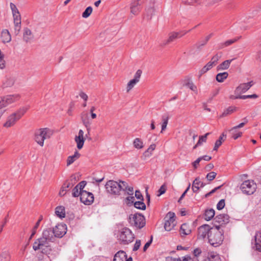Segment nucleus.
<instances>
[{
	"instance_id": "obj_60",
	"label": "nucleus",
	"mask_w": 261,
	"mask_h": 261,
	"mask_svg": "<svg viewBox=\"0 0 261 261\" xmlns=\"http://www.w3.org/2000/svg\"><path fill=\"white\" fill-rule=\"evenodd\" d=\"M10 5L11 9L12 12V14H15V13H19L18 9L17 8L16 6V5L15 4H14L12 3H11Z\"/></svg>"
},
{
	"instance_id": "obj_16",
	"label": "nucleus",
	"mask_w": 261,
	"mask_h": 261,
	"mask_svg": "<svg viewBox=\"0 0 261 261\" xmlns=\"http://www.w3.org/2000/svg\"><path fill=\"white\" fill-rule=\"evenodd\" d=\"M180 84L182 86H186L191 89L196 94L198 93L197 86L193 83L191 80V77L186 76L184 79L180 81Z\"/></svg>"
},
{
	"instance_id": "obj_35",
	"label": "nucleus",
	"mask_w": 261,
	"mask_h": 261,
	"mask_svg": "<svg viewBox=\"0 0 261 261\" xmlns=\"http://www.w3.org/2000/svg\"><path fill=\"white\" fill-rule=\"evenodd\" d=\"M207 258L209 261H221L220 255L214 252H210Z\"/></svg>"
},
{
	"instance_id": "obj_10",
	"label": "nucleus",
	"mask_w": 261,
	"mask_h": 261,
	"mask_svg": "<svg viewBox=\"0 0 261 261\" xmlns=\"http://www.w3.org/2000/svg\"><path fill=\"white\" fill-rule=\"evenodd\" d=\"M76 182V177L74 175H72L70 179L66 180L63 184L60 191L59 192V195L60 196H64L69 189L72 187Z\"/></svg>"
},
{
	"instance_id": "obj_36",
	"label": "nucleus",
	"mask_w": 261,
	"mask_h": 261,
	"mask_svg": "<svg viewBox=\"0 0 261 261\" xmlns=\"http://www.w3.org/2000/svg\"><path fill=\"white\" fill-rule=\"evenodd\" d=\"M228 73L227 72L219 73L217 74L216 79V81L219 83H222L227 78Z\"/></svg>"
},
{
	"instance_id": "obj_30",
	"label": "nucleus",
	"mask_w": 261,
	"mask_h": 261,
	"mask_svg": "<svg viewBox=\"0 0 261 261\" xmlns=\"http://www.w3.org/2000/svg\"><path fill=\"white\" fill-rule=\"evenodd\" d=\"M80 154L78 151H76L72 155L69 156L67 160V165L69 166L72 164L75 161L78 159L80 156Z\"/></svg>"
},
{
	"instance_id": "obj_33",
	"label": "nucleus",
	"mask_w": 261,
	"mask_h": 261,
	"mask_svg": "<svg viewBox=\"0 0 261 261\" xmlns=\"http://www.w3.org/2000/svg\"><path fill=\"white\" fill-rule=\"evenodd\" d=\"M15 80L13 77H7L5 81L3 82V86L4 87H11L15 83Z\"/></svg>"
},
{
	"instance_id": "obj_42",
	"label": "nucleus",
	"mask_w": 261,
	"mask_h": 261,
	"mask_svg": "<svg viewBox=\"0 0 261 261\" xmlns=\"http://www.w3.org/2000/svg\"><path fill=\"white\" fill-rule=\"evenodd\" d=\"M134 205L136 208L142 210H145L146 207L145 204L142 200L136 201L134 202Z\"/></svg>"
},
{
	"instance_id": "obj_7",
	"label": "nucleus",
	"mask_w": 261,
	"mask_h": 261,
	"mask_svg": "<svg viewBox=\"0 0 261 261\" xmlns=\"http://www.w3.org/2000/svg\"><path fill=\"white\" fill-rule=\"evenodd\" d=\"M20 97V96L18 94L7 95L0 97V110L18 101Z\"/></svg>"
},
{
	"instance_id": "obj_38",
	"label": "nucleus",
	"mask_w": 261,
	"mask_h": 261,
	"mask_svg": "<svg viewBox=\"0 0 261 261\" xmlns=\"http://www.w3.org/2000/svg\"><path fill=\"white\" fill-rule=\"evenodd\" d=\"M122 183L123 185H124V187L126 188L122 189V191H125L127 195L132 196L134 194L133 188L132 187H129L125 181H123Z\"/></svg>"
},
{
	"instance_id": "obj_45",
	"label": "nucleus",
	"mask_w": 261,
	"mask_h": 261,
	"mask_svg": "<svg viewBox=\"0 0 261 261\" xmlns=\"http://www.w3.org/2000/svg\"><path fill=\"white\" fill-rule=\"evenodd\" d=\"M93 9L91 6L88 7L82 13V17L84 18L88 17L92 12Z\"/></svg>"
},
{
	"instance_id": "obj_54",
	"label": "nucleus",
	"mask_w": 261,
	"mask_h": 261,
	"mask_svg": "<svg viewBox=\"0 0 261 261\" xmlns=\"http://www.w3.org/2000/svg\"><path fill=\"white\" fill-rule=\"evenodd\" d=\"M210 133H206L204 136H200L199 138V140L197 142L200 143V145L202 144V142H205L206 141V138L208 135H210Z\"/></svg>"
},
{
	"instance_id": "obj_14",
	"label": "nucleus",
	"mask_w": 261,
	"mask_h": 261,
	"mask_svg": "<svg viewBox=\"0 0 261 261\" xmlns=\"http://www.w3.org/2000/svg\"><path fill=\"white\" fill-rule=\"evenodd\" d=\"M211 227L207 224H204L198 229L197 237L198 239H203L206 236L208 238V233L211 230Z\"/></svg>"
},
{
	"instance_id": "obj_32",
	"label": "nucleus",
	"mask_w": 261,
	"mask_h": 261,
	"mask_svg": "<svg viewBox=\"0 0 261 261\" xmlns=\"http://www.w3.org/2000/svg\"><path fill=\"white\" fill-rule=\"evenodd\" d=\"M215 214V211L213 209L206 210L204 215V219L206 221L211 220L214 217Z\"/></svg>"
},
{
	"instance_id": "obj_22",
	"label": "nucleus",
	"mask_w": 261,
	"mask_h": 261,
	"mask_svg": "<svg viewBox=\"0 0 261 261\" xmlns=\"http://www.w3.org/2000/svg\"><path fill=\"white\" fill-rule=\"evenodd\" d=\"M34 38V36L30 29L24 28L23 30V40L25 43L30 42Z\"/></svg>"
},
{
	"instance_id": "obj_61",
	"label": "nucleus",
	"mask_w": 261,
	"mask_h": 261,
	"mask_svg": "<svg viewBox=\"0 0 261 261\" xmlns=\"http://www.w3.org/2000/svg\"><path fill=\"white\" fill-rule=\"evenodd\" d=\"M197 0H182V2L188 5H191L197 3Z\"/></svg>"
},
{
	"instance_id": "obj_47",
	"label": "nucleus",
	"mask_w": 261,
	"mask_h": 261,
	"mask_svg": "<svg viewBox=\"0 0 261 261\" xmlns=\"http://www.w3.org/2000/svg\"><path fill=\"white\" fill-rule=\"evenodd\" d=\"M243 120H246V122H243L241 123H240L239 125L235 126L231 128L229 131H233L235 130L238 128H241L243 127L246 123L248 122V119L246 118H244Z\"/></svg>"
},
{
	"instance_id": "obj_46",
	"label": "nucleus",
	"mask_w": 261,
	"mask_h": 261,
	"mask_svg": "<svg viewBox=\"0 0 261 261\" xmlns=\"http://www.w3.org/2000/svg\"><path fill=\"white\" fill-rule=\"evenodd\" d=\"M213 67L210 65L208 62L200 70V75H202L212 69Z\"/></svg>"
},
{
	"instance_id": "obj_59",
	"label": "nucleus",
	"mask_w": 261,
	"mask_h": 261,
	"mask_svg": "<svg viewBox=\"0 0 261 261\" xmlns=\"http://www.w3.org/2000/svg\"><path fill=\"white\" fill-rule=\"evenodd\" d=\"M166 191V187L165 185H163L159 190H158L159 194H158V196H161V195L164 194Z\"/></svg>"
},
{
	"instance_id": "obj_55",
	"label": "nucleus",
	"mask_w": 261,
	"mask_h": 261,
	"mask_svg": "<svg viewBox=\"0 0 261 261\" xmlns=\"http://www.w3.org/2000/svg\"><path fill=\"white\" fill-rule=\"evenodd\" d=\"M86 184L87 182L86 181H82L76 185L77 188H78L80 190V193H81L82 191H84L83 189L85 188Z\"/></svg>"
},
{
	"instance_id": "obj_25",
	"label": "nucleus",
	"mask_w": 261,
	"mask_h": 261,
	"mask_svg": "<svg viewBox=\"0 0 261 261\" xmlns=\"http://www.w3.org/2000/svg\"><path fill=\"white\" fill-rule=\"evenodd\" d=\"M1 38L4 43H8L11 40V35L7 30H4L2 32Z\"/></svg>"
},
{
	"instance_id": "obj_19",
	"label": "nucleus",
	"mask_w": 261,
	"mask_h": 261,
	"mask_svg": "<svg viewBox=\"0 0 261 261\" xmlns=\"http://www.w3.org/2000/svg\"><path fill=\"white\" fill-rule=\"evenodd\" d=\"M42 237L50 242H54L56 238L51 228L44 230L42 232Z\"/></svg>"
},
{
	"instance_id": "obj_43",
	"label": "nucleus",
	"mask_w": 261,
	"mask_h": 261,
	"mask_svg": "<svg viewBox=\"0 0 261 261\" xmlns=\"http://www.w3.org/2000/svg\"><path fill=\"white\" fill-rule=\"evenodd\" d=\"M42 220V217L41 216L40 217V218L39 219V220L36 222V223L35 224L34 227H33L32 232V234L29 238V240L32 239V238L33 237V236L35 234V233L36 232V230L38 228V227L40 225V223Z\"/></svg>"
},
{
	"instance_id": "obj_34",
	"label": "nucleus",
	"mask_w": 261,
	"mask_h": 261,
	"mask_svg": "<svg viewBox=\"0 0 261 261\" xmlns=\"http://www.w3.org/2000/svg\"><path fill=\"white\" fill-rule=\"evenodd\" d=\"M155 146H156L154 144H152L150 145L147 150H146L143 153V156L144 157V160H145L146 158L151 155L152 152L155 149Z\"/></svg>"
},
{
	"instance_id": "obj_31",
	"label": "nucleus",
	"mask_w": 261,
	"mask_h": 261,
	"mask_svg": "<svg viewBox=\"0 0 261 261\" xmlns=\"http://www.w3.org/2000/svg\"><path fill=\"white\" fill-rule=\"evenodd\" d=\"M55 213L56 215L60 218H63L65 217V211L64 206H57L56 208Z\"/></svg>"
},
{
	"instance_id": "obj_53",
	"label": "nucleus",
	"mask_w": 261,
	"mask_h": 261,
	"mask_svg": "<svg viewBox=\"0 0 261 261\" xmlns=\"http://www.w3.org/2000/svg\"><path fill=\"white\" fill-rule=\"evenodd\" d=\"M225 206V200L224 199L220 200L217 204V208L218 210H221Z\"/></svg>"
},
{
	"instance_id": "obj_50",
	"label": "nucleus",
	"mask_w": 261,
	"mask_h": 261,
	"mask_svg": "<svg viewBox=\"0 0 261 261\" xmlns=\"http://www.w3.org/2000/svg\"><path fill=\"white\" fill-rule=\"evenodd\" d=\"M230 132H231L232 134V137L234 139L236 140L238 138L240 137L242 135V133L241 132H238L236 130L233 131H229Z\"/></svg>"
},
{
	"instance_id": "obj_49",
	"label": "nucleus",
	"mask_w": 261,
	"mask_h": 261,
	"mask_svg": "<svg viewBox=\"0 0 261 261\" xmlns=\"http://www.w3.org/2000/svg\"><path fill=\"white\" fill-rule=\"evenodd\" d=\"M14 33L15 35H18L21 29V22H14Z\"/></svg>"
},
{
	"instance_id": "obj_15",
	"label": "nucleus",
	"mask_w": 261,
	"mask_h": 261,
	"mask_svg": "<svg viewBox=\"0 0 261 261\" xmlns=\"http://www.w3.org/2000/svg\"><path fill=\"white\" fill-rule=\"evenodd\" d=\"M66 227L65 224H58L55 228L52 229L56 238H62L66 233Z\"/></svg>"
},
{
	"instance_id": "obj_41",
	"label": "nucleus",
	"mask_w": 261,
	"mask_h": 261,
	"mask_svg": "<svg viewBox=\"0 0 261 261\" xmlns=\"http://www.w3.org/2000/svg\"><path fill=\"white\" fill-rule=\"evenodd\" d=\"M134 147L137 149H141L143 147V143L139 138H136L133 142Z\"/></svg>"
},
{
	"instance_id": "obj_17",
	"label": "nucleus",
	"mask_w": 261,
	"mask_h": 261,
	"mask_svg": "<svg viewBox=\"0 0 261 261\" xmlns=\"http://www.w3.org/2000/svg\"><path fill=\"white\" fill-rule=\"evenodd\" d=\"M75 142L76 143L77 148L81 149L83 148L85 138L84 137V132L82 129H80L78 133V135L75 137Z\"/></svg>"
},
{
	"instance_id": "obj_40",
	"label": "nucleus",
	"mask_w": 261,
	"mask_h": 261,
	"mask_svg": "<svg viewBox=\"0 0 261 261\" xmlns=\"http://www.w3.org/2000/svg\"><path fill=\"white\" fill-rule=\"evenodd\" d=\"M236 110V108L233 107H229L227 109L224 111L222 114L220 115V117H225L232 113H233Z\"/></svg>"
},
{
	"instance_id": "obj_6",
	"label": "nucleus",
	"mask_w": 261,
	"mask_h": 261,
	"mask_svg": "<svg viewBox=\"0 0 261 261\" xmlns=\"http://www.w3.org/2000/svg\"><path fill=\"white\" fill-rule=\"evenodd\" d=\"M129 222L131 225L140 229L145 225V217L141 214H132L129 216Z\"/></svg>"
},
{
	"instance_id": "obj_48",
	"label": "nucleus",
	"mask_w": 261,
	"mask_h": 261,
	"mask_svg": "<svg viewBox=\"0 0 261 261\" xmlns=\"http://www.w3.org/2000/svg\"><path fill=\"white\" fill-rule=\"evenodd\" d=\"M222 55V53L221 52L217 53L215 55H214L212 58L211 60L217 64L218 63V61L221 58Z\"/></svg>"
},
{
	"instance_id": "obj_62",
	"label": "nucleus",
	"mask_w": 261,
	"mask_h": 261,
	"mask_svg": "<svg viewBox=\"0 0 261 261\" xmlns=\"http://www.w3.org/2000/svg\"><path fill=\"white\" fill-rule=\"evenodd\" d=\"M135 197L138 199H140L142 201L143 200V197L142 194L141 193V192H140V191H139V190L136 191Z\"/></svg>"
},
{
	"instance_id": "obj_1",
	"label": "nucleus",
	"mask_w": 261,
	"mask_h": 261,
	"mask_svg": "<svg viewBox=\"0 0 261 261\" xmlns=\"http://www.w3.org/2000/svg\"><path fill=\"white\" fill-rule=\"evenodd\" d=\"M220 225H216L214 228H211L208 233V242L215 247L219 246L223 241V232L220 230Z\"/></svg>"
},
{
	"instance_id": "obj_21",
	"label": "nucleus",
	"mask_w": 261,
	"mask_h": 261,
	"mask_svg": "<svg viewBox=\"0 0 261 261\" xmlns=\"http://www.w3.org/2000/svg\"><path fill=\"white\" fill-rule=\"evenodd\" d=\"M252 85V82L241 84L237 88L236 92L238 93H245L249 90Z\"/></svg>"
},
{
	"instance_id": "obj_56",
	"label": "nucleus",
	"mask_w": 261,
	"mask_h": 261,
	"mask_svg": "<svg viewBox=\"0 0 261 261\" xmlns=\"http://www.w3.org/2000/svg\"><path fill=\"white\" fill-rule=\"evenodd\" d=\"M14 22H21V16L19 13L13 14Z\"/></svg>"
},
{
	"instance_id": "obj_8",
	"label": "nucleus",
	"mask_w": 261,
	"mask_h": 261,
	"mask_svg": "<svg viewBox=\"0 0 261 261\" xmlns=\"http://www.w3.org/2000/svg\"><path fill=\"white\" fill-rule=\"evenodd\" d=\"M135 239L134 234L128 228H123L120 232L119 240L123 245H127L132 242Z\"/></svg>"
},
{
	"instance_id": "obj_64",
	"label": "nucleus",
	"mask_w": 261,
	"mask_h": 261,
	"mask_svg": "<svg viewBox=\"0 0 261 261\" xmlns=\"http://www.w3.org/2000/svg\"><path fill=\"white\" fill-rule=\"evenodd\" d=\"M80 96L85 101H87L88 98V95L84 92H81L79 94Z\"/></svg>"
},
{
	"instance_id": "obj_18",
	"label": "nucleus",
	"mask_w": 261,
	"mask_h": 261,
	"mask_svg": "<svg viewBox=\"0 0 261 261\" xmlns=\"http://www.w3.org/2000/svg\"><path fill=\"white\" fill-rule=\"evenodd\" d=\"M130 9L132 14L138 15L141 9L140 0L133 1L130 4Z\"/></svg>"
},
{
	"instance_id": "obj_2",
	"label": "nucleus",
	"mask_w": 261,
	"mask_h": 261,
	"mask_svg": "<svg viewBox=\"0 0 261 261\" xmlns=\"http://www.w3.org/2000/svg\"><path fill=\"white\" fill-rule=\"evenodd\" d=\"M28 109L29 107H22L19 108L15 112L10 115L8 117L6 122L4 123V126L6 127H10L13 126L15 123L25 113Z\"/></svg>"
},
{
	"instance_id": "obj_23",
	"label": "nucleus",
	"mask_w": 261,
	"mask_h": 261,
	"mask_svg": "<svg viewBox=\"0 0 261 261\" xmlns=\"http://www.w3.org/2000/svg\"><path fill=\"white\" fill-rule=\"evenodd\" d=\"M229 217L227 214H220L217 215L215 218V222L221 224L227 223L229 221Z\"/></svg>"
},
{
	"instance_id": "obj_11",
	"label": "nucleus",
	"mask_w": 261,
	"mask_h": 261,
	"mask_svg": "<svg viewBox=\"0 0 261 261\" xmlns=\"http://www.w3.org/2000/svg\"><path fill=\"white\" fill-rule=\"evenodd\" d=\"M175 214L173 212H169L167 213L165 217V222L164 224V228L166 231L171 230L175 226Z\"/></svg>"
},
{
	"instance_id": "obj_27",
	"label": "nucleus",
	"mask_w": 261,
	"mask_h": 261,
	"mask_svg": "<svg viewBox=\"0 0 261 261\" xmlns=\"http://www.w3.org/2000/svg\"><path fill=\"white\" fill-rule=\"evenodd\" d=\"M254 238V243L253 248L255 250L261 252V236L258 237V235L256 234Z\"/></svg>"
},
{
	"instance_id": "obj_58",
	"label": "nucleus",
	"mask_w": 261,
	"mask_h": 261,
	"mask_svg": "<svg viewBox=\"0 0 261 261\" xmlns=\"http://www.w3.org/2000/svg\"><path fill=\"white\" fill-rule=\"evenodd\" d=\"M142 70L140 69H138L134 75V78L133 79L136 80L139 82L140 79L141 77V74H142Z\"/></svg>"
},
{
	"instance_id": "obj_20",
	"label": "nucleus",
	"mask_w": 261,
	"mask_h": 261,
	"mask_svg": "<svg viewBox=\"0 0 261 261\" xmlns=\"http://www.w3.org/2000/svg\"><path fill=\"white\" fill-rule=\"evenodd\" d=\"M113 261H133V259L131 257L127 258L124 251H119L114 255Z\"/></svg>"
},
{
	"instance_id": "obj_51",
	"label": "nucleus",
	"mask_w": 261,
	"mask_h": 261,
	"mask_svg": "<svg viewBox=\"0 0 261 261\" xmlns=\"http://www.w3.org/2000/svg\"><path fill=\"white\" fill-rule=\"evenodd\" d=\"M217 173L215 172H211L206 175V178L210 181L214 179L216 176Z\"/></svg>"
},
{
	"instance_id": "obj_5",
	"label": "nucleus",
	"mask_w": 261,
	"mask_h": 261,
	"mask_svg": "<svg viewBox=\"0 0 261 261\" xmlns=\"http://www.w3.org/2000/svg\"><path fill=\"white\" fill-rule=\"evenodd\" d=\"M53 133L51 130L47 128H43L37 130L35 134V140L36 142L41 146H43L44 141L49 139Z\"/></svg>"
},
{
	"instance_id": "obj_3",
	"label": "nucleus",
	"mask_w": 261,
	"mask_h": 261,
	"mask_svg": "<svg viewBox=\"0 0 261 261\" xmlns=\"http://www.w3.org/2000/svg\"><path fill=\"white\" fill-rule=\"evenodd\" d=\"M50 243V242L41 237L35 241L33 245V248L35 251L41 250V253L43 254H49L52 250Z\"/></svg>"
},
{
	"instance_id": "obj_39",
	"label": "nucleus",
	"mask_w": 261,
	"mask_h": 261,
	"mask_svg": "<svg viewBox=\"0 0 261 261\" xmlns=\"http://www.w3.org/2000/svg\"><path fill=\"white\" fill-rule=\"evenodd\" d=\"M162 119L163 122L162 124L161 133H162V132L166 128V127H167V124L168 122V120H169L168 115L167 114L163 115L162 117Z\"/></svg>"
},
{
	"instance_id": "obj_63",
	"label": "nucleus",
	"mask_w": 261,
	"mask_h": 261,
	"mask_svg": "<svg viewBox=\"0 0 261 261\" xmlns=\"http://www.w3.org/2000/svg\"><path fill=\"white\" fill-rule=\"evenodd\" d=\"M201 253V250L200 248H196L193 251V254L195 256H198Z\"/></svg>"
},
{
	"instance_id": "obj_44",
	"label": "nucleus",
	"mask_w": 261,
	"mask_h": 261,
	"mask_svg": "<svg viewBox=\"0 0 261 261\" xmlns=\"http://www.w3.org/2000/svg\"><path fill=\"white\" fill-rule=\"evenodd\" d=\"M138 82H139L136 80H134V79L131 80L127 83V87H126L127 92H129L135 86V85Z\"/></svg>"
},
{
	"instance_id": "obj_57",
	"label": "nucleus",
	"mask_w": 261,
	"mask_h": 261,
	"mask_svg": "<svg viewBox=\"0 0 261 261\" xmlns=\"http://www.w3.org/2000/svg\"><path fill=\"white\" fill-rule=\"evenodd\" d=\"M141 244V240H137L136 241L135 244H134V247L133 248V251H136L138 250Z\"/></svg>"
},
{
	"instance_id": "obj_29",
	"label": "nucleus",
	"mask_w": 261,
	"mask_h": 261,
	"mask_svg": "<svg viewBox=\"0 0 261 261\" xmlns=\"http://www.w3.org/2000/svg\"><path fill=\"white\" fill-rule=\"evenodd\" d=\"M234 59L224 61L218 66L217 70L227 69L229 67L231 62Z\"/></svg>"
},
{
	"instance_id": "obj_37",
	"label": "nucleus",
	"mask_w": 261,
	"mask_h": 261,
	"mask_svg": "<svg viewBox=\"0 0 261 261\" xmlns=\"http://www.w3.org/2000/svg\"><path fill=\"white\" fill-rule=\"evenodd\" d=\"M258 97V96L256 94H253L252 95H239V96H232L231 98L233 99H245L247 98H256Z\"/></svg>"
},
{
	"instance_id": "obj_12",
	"label": "nucleus",
	"mask_w": 261,
	"mask_h": 261,
	"mask_svg": "<svg viewBox=\"0 0 261 261\" xmlns=\"http://www.w3.org/2000/svg\"><path fill=\"white\" fill-rule=\"evenodd\" d=\"M190 31V30L188 31H182L180 32H171L169 34V37L167 40H165L162 42L161 44V46H165L166 45L170 43L171 42L174 41L176 39L181 37V36L185 35L188 32Z\"/></svg>"
},
{
	"instance_id": "obj_4",
	"label": "nucleus",
	"mask_w": 261,
	"mask_h": 261,
	"mask_svg": "<svg viewBox=\"0 0 261 261\" xmlns=\"http://www.w3.org/2000/svg\"><path fill=\"white\" fill-rule=\"evenodd\" d=\"M122 182L123 181L121 180H119V182L114 180L108 181L105 185L107 192L115 195H120V192L122 191V189L126 188L124 187V185L122 184Z\"/></svg>"
},
{
	"instance_id": "obj_28",
	"label": "nucleus",
	"mask_w": 261,
	"mask_h": 261,
	"mask_svg": "<svg viewBox=\"0 0 261 261\" xmlns=\"http://www.w3.org/2000/svg\"><path fill=\"white\" fill-rule=\"evenodd\" d=\"M180 233L184 235H188L191 232L190 226L187 223L182 224L180 228Z\"/></svg>"
},
{
	"instance_id": "obj_26",
	"label": "nucleus",
	"mask_w": 261,
	"mask_h": 261,
	"mask_svg": "<svg viewBox=\"0 0 261 261\" xmlns=\"http://www.w3.org/2000/svg\"><path fill=\"white\" fill-rule=\"evenodd\" d=\"M240 38H241V37L235 38L234 39L227 40L223 43H221L219 44L218 49H222V48H224L225 47H227V46H228L231 45L232 44L237 42Z\"/></svg>"
},
{
	"instance_id": "obj_52",
	"label": "nucleus",
	"mask_w": 261,
	"mask_h": 261,
	"mask_svg": "<svg viewBox=\"0 0 261 261\" xmlns=\"http://www.w3.org/2000/svg\"><path fill=\"white\" fill-rule=\"evenodd\" d=\"M79 190L80 189L78 188H77L76 186L73 189L72 196L73 197H76L79 196H80V191H79Z\"/></svg>"
},
{
	"instance_id": "obj_13",
	"label": "nucleus",
	"mask_w": 261,
	"mask_h": 261,
	"mask_svg": "<svg viewBox=\"0 0 261 261\" xmlns=\"http://www.w3.org/2000/svg\"><path fill=\"white\" fill-rule=\"evenodd\" d=\"M80 200L85 205H90L93 202L94 195L92 193L82 191L80 193Z\"/></svg>"
},
{
	"instance_id": "obj_24",
	"label": "nucleus",
	"mask_w": 261,
	"mask_h": 261,
	"mask_svg": "<svg viewBox=\"0 0 261 261\" xmlns=\"http://www.w3.org/2000/svg\"><path fill=\"white\" fill-rule=\"evenodd\" d=\"M204 186L205 184L200 181L199 178H196L193 182L192 189L193 192L197 193L200 188H202Z\"/></svg>"
},
{
	"instance_id": "obj_9",
	"label": "nucleus",
	"mask_w": 261,
	"mask_h": 261,
	"mask_svg": "<svg viewBox=\"0 0 261 261\" xmlns=\"http://www.w3.org/2000/svg\"><path fill=\"white\" fill-rule=\"evenodd\" d=\"M240 189L244 194L251 195L256 191V185L253 180H247L241 185Z\"/></svg>"
}]
</instances>
